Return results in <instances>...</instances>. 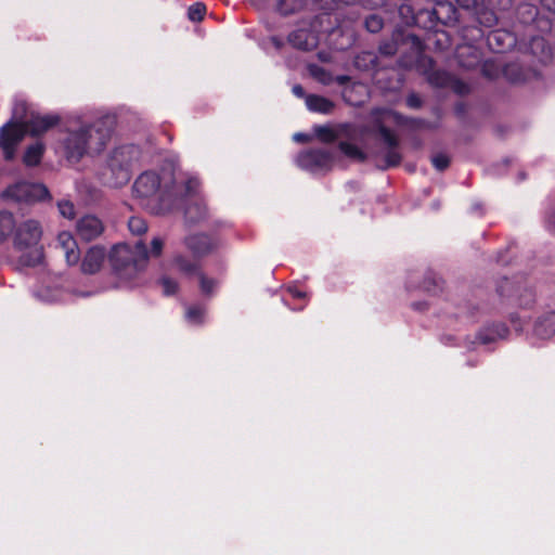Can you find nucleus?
<instances>
[{
	"instance_id": "nucleus-1",
	"label": "nucleus",
	"mask_w": 555,
	"mask_h": 555,
	"mask_svg": "<svg viewBox=\"0 0 555 555\" xmlns=\"http://www.w3.org/2000/svg\"><path fill=\"white\" fill-rule=\"evenodd\" d=\"M113 125L114 119L108 116L91 124L81 119L72 120L59 139L56 152L73 164L86 155L99 154L111 138Z\"/></svg>"
},
{
	"instance_id": "nucleus-2",
	"label": "nucleus",
	"mask_w": 555,
	"mask_h": 555,
	"mask_svg": "<svg viewBox=\"0 0 555 555\" xmlns=\"http://www.w3.org/2000/svg\"><path fill=\"white\" fill-rule=\"evenodd\" d=\"M139 204L154 215L170 211L177 201V185L171 173L159 176L149 170L141 173L132 186Z\"/></svg>"
},
{
	"instance_id": "nucleus-3",
	"label": "nucleus",
	"mask_w": 555,
	"mask_h": 555,
	"mask_svg": "<svg viewBox=\"0 0 555 555\" xmlns=\"http://www.w3.org/2000/svg\"><path fill=\"white\" fill-rule=\"evenodd\" d=\"M183 247L190 253H176L171 259V264L182 274L193 276L201 269V259L218 248L216 237L206 233H191L184 236Z\"/></svg>"
},
{
	"instance_id": "nucleus-4",
	"label": "nucleus",
	"mask_w": 555,
	"mask_h": 555,
	"mask_svg": "<svg viewBox=\"0 0 555 555\" xmlns=\"http://www.w3.org/2000/svg\"><path fill=\"white\" fill-rule=\"evenodd\" d=\"M108 260L120 279L131 280L146 267L147 248L141 241L133 247L128 244H117L112 248Z\"/></svg>"
},
{
	"instance_id": "nucleus-5",
	"label": "nucleus",
	"mask_w": 555,
	"mask_h": 555,
	"mask_svg": "<svg viewBox=\"0 0 555 555\" xmlns=\"http://www.w3.org/2000/svg\"><path fill=\"white\" fill-rule=\"evenodd\" d=\"M42 230L38 221L29 219L18 224L13 236L14 249L22 253L20 263L25 267H35L43 258L39 242Z\"/></svg>"
},
{
	"instance_id": "nucleus-6",
	"label": "nucleus",
	"mask_w": 555,
	"mask_h": 555,
	"mask_svg": "<svg viewBox=\"0 0 555 555\" xmlns=\"http://www.w3.org/2000/svg\"><path fill=\"white\" fill-rule=\"evenodd\" d=\"M26 111L24 102L16 103L14 107V116L17 120L22 121L24 118L23 113ZM26 129L23 122L8 124L2 127L0 131V146L3 150L4 158L11 160L15 156L16 147L22 142L26 134Z\"/></svg>"
},
{
	"instance_id": "nucleus-7",
	"label": "nucleus",
	"mask_w": 555,
	"mask_h": 555,
	"mask_svg": "<svg viewBox=\"0 0 555 555\" xmlns=\"http://www.w3.org/2000/svg\"><path fill=\"white\" fill-rule=\"evenodd\" d=\"M140 151L134 145H126L116 149L109 159V168L116 173L115 185L127 183L131 177V168L139 160Z\"/></svg>"
},
{
	"instance_id": "nucleus-8",
	"label": "nucleus",
	"mask_w": 555,
	"mask_h": 555,
	"mask_svg": "<svg viewBox=\"0 0 555 555\" xmlns=\"http://www.w3.org/2000/svg\"><path fill=\"white\" fill-rule=\"evenodd\" d=\"M199 185L198 179L194 177L184 182V196L189 198L184 215L189 223H197L208 217L206 204L198 194Z\"/></svg>"
},
{
	"instance_id": "nucleus-9",
	"label": "nucleus",
	"mask_w": 555,
	"mask_h": 555,
	"mask_svg": "<svg viewBox=\"0 0 555 555\" xmlns=\"http://www.w3.org/2000/svg\"><path fill=\"white\" fill-rule=\"evenodd\" d=\"M2 196L14 202L31 203L48 198L49 191L43 184L21 181L7 188Z\"/></svg>"
},
{
	"instance_id": "nucleus-10",
	"label": "nucleus",
	"mask_w": 555,
	"mask_h": 555,
	"mask_svg": "<svg viewBox=\"0 0 555 555\" xmlns=\"http://www.w3.org/2000/svg\"><path fill=\"white\" fill-rule=\"evenodd\" d=\"M296 163L300 168L318 171L331 167L332 155L323 149L309 150L300 153L296 158Z\"/></svg>"
},
{
	"instance_id": "nucleus-11",
	"label": "nucleus",
	"mask_w": 555,
	"mask_h": 555,
	"mask_svg": "<svg viewBox=\"0 0 555 555\" xmlns=\"http://www.w3.org/2000/svg\"><path fill=\"white\" fill-rule=\"evenodd\" d=\"M378 132L385 145L387 146V152L385 155V165L384 169L389 167L398 166L401 162V154L398 151L399 140L397 135L387 127L379 125Z\"/></svg>"
},
{
	"instance_id": "nucleus-12",
	"label": "nucleus",
	"mask_w": 555,
	"mask_h": 555,
	"mask_svg": "<svg viewBox=\"0 0 555 555\" xmlns=\"http://www.w3.org/2000/svg\"><path fill=\"white\" fill-rule=\"evenodd\" d=\"M103 230L102 221L93 215H86L76 223V233L83 241L96 238L102 234Z\"/></svg>"
},
{
	"instance_id": "nucleus-13",
	"label": "nucleus",
	"mask_w": 555,
	"mask_h": 555,
	"mask_svg": "<svg viewBox=\"0 0 555 555\" xmlns=\"http://www.w3.org/2000/svg\"><path fill=\"white\" fill-rule=\"evenodd\" d=\"M60 121V117L57 115H40V114H31L29 120L22 121L26 132L37 137L41 135L50 128L57 125Z\"/></svg>"
},
{
	"instance_id": "nucleus-14",
	"label": "nucleus",
	"mask_w": 555,
	"mask_h": 555,
	"mask_svg": "<svg viewBox=\"0 0 555 555\" xmlns=\"http://www.w3.org/2000/svg\"><path fill=\"white\" fill-rule=\"evenodd\" d=\"M56 248L61 249L69 266H74L79 262L80 251L76 240L69 232L64 231L57 235Z\"/></svg>"
},
{
	"instance_id": "nucleus-15",
	"label": "nucleus",
	"mask_w": 555,
	"mask_h": 555,
	"mask_svg": "<svg viewBox=\"0 0 555 555\" xmlns=\"http://www.w3.org/2000/svg\"><path fill=\"white\" fill-rule=\"evenodd\" d=\"M105 259V249L101 246H92L88 249L81 261V271L86 274H94L100 271Z\"/></svg>"
},
{
	"instance_id": "nucleus-16",
	"label": "nucleus",
	"mask_w": 555,
	"mask_h": 555,
	"mask_svg": "<svg viewBox=\"0 0 555 555\" xmlns=\"http://www.w3.org/2000/svg\"><path fill=\"white\" fill-rule=\"evenodd\" d=\"M288 42L300 50L310 51L318 46V37L307 29H297L289 34Z\"/></svg>"
},
{
	"instance_id": "nucleus-17",
	"label": "nucleus",
	"mask_w": 555,
	"mask_h": 555,
	"mask_svg": "<svg viewBox=\"0 0 555 555\" xmlns=\"http://www.w3.org/2000/svg\"><path fill=\"white\" fill-rule=\"evenodd\" d=\"M533 334L541 339H548L555 335V312L541 315L534 323Z\"/></svg>"
},
{
	"instance_id": "nucleus-18",
	"label": "nucleus",
	"mask_w": 555,
	"mask_h": 555,
	"mask_svg": "<svg viewBox=\"0 0 555 555\" xmlns=\"http://www.w3.org/2000/svg\"><path fill=\"white\" fill-rule=\"evenodd\" d=\"M512 34L504 30H494L488 36L489 47L495 52H504L515 44Z\"/></svg>"
},
{
	"instance_id": "nucleus-19",
	"label": "nucleus",
	"mask_w": 555,
	"mask_h": 555,
	"mask_svg": "<svg viewBox=\"0 0 555 555\" xmlns=\"http://www.w3.org/2000/svg\"><path fill=\"white\" fill-rule=\"evenodd\" d=\"M347 128V125H340L337 127L317 125L313 127V132L320 141L331 143L340 138Z\"/></svg>"
},
{
	"instance_id": "nucleus-20",
	"label": "nucleus",
	"mask_w": 555,
	"mask_h": 555,
	"mask_svg": "<svg viewBox=\"0 0 555 555\" xmlns=\"http://www.w3.org/2000/svg\"><path fill=\"white\" fill-rule=\"evenodd\" d=\"M15 218L12 212L0 211V244L8 242L9 238L13 237L16 232Z\"/></svg>"
},
{
	"instance_id": "nucleus-21",
	"label": "nucleus",
	"mask_w": 555,
	"mask_h": 555,
	"mask_svg": "<svg viewBox=\"0 0 555 555\" xmlns=\"http://www.w3.org/2000/svg\"><path fill=\"white\" fill-rule=\"evenodd\" d=\"M306 105L309 111L321 114H330L335 107L333 101L315 94H309L306 96Z\"/></svg>"
},
{
	"instance_id": "nucleus-22",
	"label": "nucleus",
	"mask_w": 555,
	"mask_h": 555,
	"mask_svg": "<svg viewBox=\"0 0 555 555\" xmlns=\"http://www.w3.org/2000/svg\"><path fill=\"white\" fill-rule=\"evenodd\" d=\"M474 15L476 16V20L481 26L488 28L495 26L498 23V17L494 11L491 8H489L485 0H481Z\"/></svg>"
},
{
	"instance_id": "nucleus-23",
	"label": "nucleus",
	"mask_w": 555,
	"mask_h": 555,
	"mask_svg": "<svg viewBox=\"0 0 555 555\" xmlns=\"http://www.w3.org/2000/svg\"><path fill=\"white\" fill-rule=\"evenodd\" d=\"M508 334V328L502 324H495L492 327H489L485 330L483 332H480L478 335V339L482 344H489L494 341L498 338H505Z\"/></svg>"
},
{
	"instance_id": "nucleus-24",
	"label": "nucleus",
	"mask_w": 555,
	"mask_h": 555,
	"mask_svg": "<svg viewBox=\"0 0 555 555\" xmlns=\"http://www.w3.org/2000/svg\"><path fill=\"white\" fill-rule=\"evenodd\" d=\"M43 152L44 145L41 142H36L27 147L23 160L27 166H36L40 163Z\"/></svg>"
},
{
	"instance_id": "nucleus-25",
	"label": "nucleus",
	"mask_w": 555,
	"mask_h": 555,
	"mask_svg": "<svg viewBox=\"0 0 555 555\" xmlns=\"http://www.w3.org/2000/svg\"><path fill=\"white\" fill-rule=\"evenodd\" d=\"M340 151L348 157L353 159L362 160L364 158L363 152L352 143L340 142L339 143Z\"/></svg>"
},
{
	"instance_id": "nucleus-26",
	"label": "nucleus",
	"mask_w": 555,
	"mask_h": 555,
	"mask_svg": "<svg viewBox=\"0 0 555 555\" xmlns=\"http://www.w3.org/2000/svg\"><path fill=\"white\" fill-rule=\"evenodd\" d=\"M205 309L202 306H191L186 310V320L193 324H199L203 321Z\"/></svg>"
},
{
	"instance_id": "nucleus-27",
	"label": "nucleus",
	"mask_w": 555,
	"mask_h": 555,
	"mask_svg": "<svg viewBox=\"0 0 555 555\" xmlns=\"http://www.w3.org/2000/svg\"><path fill=\"white\" fill-rule=\"evenodd\" d=\"M194 275H198V278H199V286H201L202 293L209 295L214 292V289L217 286L216 280L208 279L206 275H204L202 273L201 270L197 273H195Z\"/></svg>"
},
{
	"instance_id": "nucleus-28",
	"label": "nucleus",
	"mask_w": 555,
	"mask_h": 555,
	"mask_svg": "<svg viewBox=\"0 0 555 555\" xmlns=\"http://www.w3.org/2000/svg\"><path fill=\"white\" fill-rule=\"evenodd\" d=\"M129 230L131 233L141 235L146 232L147 224L144 219L140 217H132L128 222Z\"/></svg>"
},
{
	"instance_id": "nucleus-29",
	"label": "nucleus",
	"mask_w": 555,
	"mask_h": 555,
	"mask_svg": "<svg viewBox=\"0 0 555 555\" xmlns=\"http://www.w3.org/2000/svg\"><path fill=\"white\" fill-rule=\"evenodd\" d=\"M206 7L203 3H195L189 8L188 16L192 22H199L204 18Z\"/></svg>"
},
{
	"instance_id": "nucleus-30",
	"label": "nucleus",
	"mask_w": 555,
	"mask_h": 555,
	"mask_svg": "<svg viewBox=\"0 0 555 555\" xmlns=\"http://www.w3.org/2000/svg\"><path fill=\"white\" fill-rule=\"evenodd\" d=\"M384 26L383 18L372 14L365 18V27L370 33H378Z\"/></svg>"
},
{
	"instance_id": "nucleus-31",
	"label": "nucleus",
	"mask_w": 555,
	"mask_h": 555,
	"mask_svg": "<svg viewBox=\"0 0 555 555\" xmlns=\"http://www.w3.org/2000/svg\"><path fill=\"white\" fill-rule=\"evenodd\" d=\"M57 207H59V211L60 214L65 217V218H68V219H72L74 218L75 216V206L72 202L69 201H60L57 203Z\"/></svg>"
},
{
	"instance_id": "nucleus-32",
	"label": "nucleus",
	"mask_w": 555,
	"mask_h": 555,
	"mask_svg": "<svg viewBox=\"0 0 555 555\" xmlns=\"http://www.w3.org/2000/svg\"><path fill=\"white\" fill-rule=\"evenodd\" d=\"M165 242L162 237H154L151 242V249L147 250L150 257H159L163 253Z\"/></svg>"
},
{
	"instance_id": "nucleus-33",
	"label": "nucleus",
	"mask_w": 555,
	"mask_h": 555,
	"mask_svg": "<svg viewBox=\"0 0 555 555\" xmlns=\"http://www.w3.org/2000/svg\"><path fill=\"white\" fill-rule=\"evenodd\" d=\"M159 283L163 287V292L165 295H172L178 289V283L168 276L162 278Z\"/></svg>"
},
{
	"instance_id": "nucleus-34",
	"label": "nucleus",
	"mask_w": 555,
	"mask_h": 555,
	"mask_svg": "<svg viewBox=\"0 0 555 555\" xmlns=\"http://www.w3.org/2000/svg\"><path fill=\"white\" fill-rule=\"evenodd\" d=\"M431 163L437 170L442 171L448 168L450 158L446 154L440 153L433 156Z\"/></svg>"
},
{
	"instance_id": "nucleus-35",
	"label": "nucleus",
	"mask_w": 555,
	"mask_h": 555,
	"mask_svg": "<svg viewBox=\"0 0 555 555\" xmlns=\"http://www.w3.org/2000/svg\"><path fill=\"white\" fill-rule=\"evenodd\" d=\"M455 2L461 9L469 11L474 14L481 0H455Z\"/></svg>"
},
{
	"instance_id": "nucleus-36",
	"label": "nucleus",
	"mask_w": 555,
	"mask_h": 555,
	"mask_svg": "<svg viewBox=\"0 0 555 555\" xmlns=\"http://www.w3.org/2000/svg\"><path fill=\"white\" fill-rule=\"evenodd\" d=\"M518 302L520 306L529 307L534 302V294L531 289L525 288L524 294L519 296Z\"/></svg>"
},
{
	"instance_id": "nucleus-37",
	"label": "nucleus",
	"mask_w": 555,
	"mask_h": 555,
	"mask_svg": "<svg viewBox=\"0 0 555 555\" xmlns=\"http://www.w3.org/2000/svg\"><path fill=\"white\" fill-rule=\"evenodd\" d=\"M429 80L434 85L446 86L448 83L449 76L446 73L436 72L430 75Z\"/></svg>"
},
{
	"instance_id": "nucleus-38",
	"label": "nucleus",
	"mask_w": 555,
	"mask_h": 555,
	"mask_svg": "<svg viewBox=\"0 0 555 555\" xmlns=\"http://www.w3.org/2000/svg\"><path fill=\"white\" fill-rule=\"evenodd\" d=\"M312 74L324 85H328L330 82H332L330 74H327L323 68L318 67L315 69H312Z\"/></svg>"
},
{
	"instance_id": "nucleus-39",
	"label": "nucleus",
	"mask_w": 555,
	"mask_h": 555,
	"mask_svg": "<svg viewBox=\"0 0 555 555\" xmlns=\"http://www.w3.org/2000/svg\"><path fill=\"white\" fill-rule=\"evenodd\" d=\"M406 104L411 108H418L422 105V100L417 94L411 93L406 96Z\"/></svg>"
},
{
	"instance_id": "nucleus-40",
	"label": "nucleus",
	"mask_w": 555,
	"mask_h": 555,
	"mask_svg": "<svg viewBox=\"0 0 555 555\" xmlns=\"http://www.w3.org/2000/svg\"><path fill=\"white\" fill-rule=\"evenodd\" d=\"M411 126L414 128H431V125L421 119H412Z\"/></svg>"
},
{
	"instance_id": "nucleus-41",
	"label": "nucleus",
	"mask_w": 555,
	"mask_h": 555,
	"mask_svg": "<svg viewBox=\"0 0 555 555\" xmlns=\"http://www.w3.org/2000/svg\"><path fill=\"white\" fill-rule=\"evenodd\" d=\"M288 292L294 298H305L306 296L305 293L298 289L296 286L289 287Z\"/></svg>"
},
{
	"instance_id": "nucleus-42",
	"label": "nucleus",
	"mask_w": 555,
	"mask_h": 555,
	"mask_svg": "<svg viewBox=\"0 0 555 555\" xmlns=\"http://www.w3.org/2000/svg\"><path fill=\"white\" fill-rule=\"evenodd\" d=\"M293 139L296 141V142H299V143H305V142H308L310 137L306 133H295Z\"/></svg>"
},
{
	"instance_id": "nucleus-43",
	"label": "nucleus",
	"mask_w": 555,
	"mask_h": 555,
	"mask_svg": "<svg viewBox=\"0 0 555 555\" xmlns=\"http://www.w3.org/2000/svg\"><path fill=\"white\" fill-rule=\"evenodd\" d=\"M546 227L551 232L555 233V216H548L546 219Z\"/></svg>"
},
{
	"instance_id": "nucleus-44",
	"label": "nucleus",
	"mask_w": 555,
	"mask_h": 555,
	"mask_svg": "<svg viewBox=\"0 0 555 555\" xmlns=\"http://www.w3.org/2000/svg\"><path fill=\"white\" fill-rule=\"evenodd\" d=\"M333 80L336 81L338 85H346L347 82H349L350 77L346 75H340L336 76Z\"/></svg>"
},
{
	"instance_id": "nucleus-45",
	"label": "nucleus",
	"mask_w": 555,
	"mask_h": 555,
	"mask_svg": "<svg viewBox=\"0 0 555 555\" xmlns=\"http://www.w3.org/2000/svg\"><path fill=\"white\" fill-rule=\"evenodd\" d=\"M293 93L298 98H302L305 95V90L300 85H295L293 87Z\"/></svg>"
},
{
	"instance_id": "nucleus-46",
	"label": "nucleus",
	"mask_w": 555,
	"mask_h": 555,
	"mask_svg": "<svg viewBox=\"0 0 555 555\" xmlns=\"http://www.w3.org/2000/svg\"><path fill=\"white\" fill-rule=\"evenodd\" d=\"M380 52L383 54L390 55L393 53V47L390 44H385V46L380 47Z\"/></svg>"
},
{
	"instance_id": "nucleus-47",
	"label": "nucleus",
	"mask_w": 555,
	"mask_h": 555,
	"mask_svg": "<svg viewBox=\"0 0 555 555\" xmlns=\"http://www.w3.org/2000/svg\"><path fill=\"white\" fill-rule=\"evenodd\" d=\"M271 41L276 49H281L283 47V41L278 37H272Z\"/></svg>"
},
{
	"instance_id": "nucleus-48",
	"label": "nucleus",
	"mask_w": 555,
	"mask_h": 555,
	"mask_svg": "<svg viewBox=\"0 0 555 555\" xmlns=\"http://www.w3.org/2000/svg\"><path fill=\"white\" fill-rule=\"evenodd\" d=\"M522 9L532 16L537 14V10L531 5L525 4Z\"/></svg>"
},
{
	"instance_id": "nucleus-49",
	"label": "nucleus",
	"mask_w": 555,
	"mask_h": 555,
	"mask_svg": "<svg viewBox=\"0 0 555 555\" xmlns=\"http://www.w3.org/2000/svg\"><path fill=\"white\" fill-rule=\"evenodd\" d=\"M533 46H544V40L543 39H534Z\"/></svg>"
},
{
	"instance_id": "nucleus-50",
	"label": "nucleus",
	"mask_w": 555,
	"mask_h": 555,
	"mask_svg": "<svg viewBox=\"0 0 555 555\" xmlns=\"http://www.w3.org/2000/svg\"><path fill=\"white\" fill-rule=\"evenodd\" d=\"M347 94H348V89L344 90L343 96H344V99H345L346 101H349V99H348V95H347Z\"/></svg>"
},
{
	"instance_id": "nucleus-51",
	"label": "nucleus",
	"mask_w": 555,
	"mask_h": 555,
	"mask_svg": "<svg viewBox=\"0 0 555 555\" xmlns=\"http://www.w3.org/2000/svg\"><path fill=\"white\" fill-rule=\"evenodd\" d=\"M498 291L500 292V294L503 296L505 295V289L503 286H499Z\"/></svg>"
},
{
	"instance_id": "nucleus-52",
	"label": "nucleus",
	"mask_w": 555,
	"mask_h": 555,
	"mask_svg": "<svg viewBox=\"0 0 555 555\" xmlns=\"http://www.w3.org/2000/svg\"><path fill=\"white\" fill-rule=\"evenodd\" d=\"M477 62V57H475V61L469 62L468 64H464L465 66H473Z\"/></svg>"
},
{
	"instance_id": "nucleus-53",
	"label": "nucleus",
	"mask_w": 555,
	"mask_h": 555,
	"mask_svg": "<svg viewBox=\"0 0 555 555\" xmlns=\"http://www.w3.org/2000/svg\"><path fill=\"white\" fill-rule=\"evenodd\" d=\"M424 288H425L426 291H430V287H429L428 285H424Z\"/></svg>"
}]
</instances>
